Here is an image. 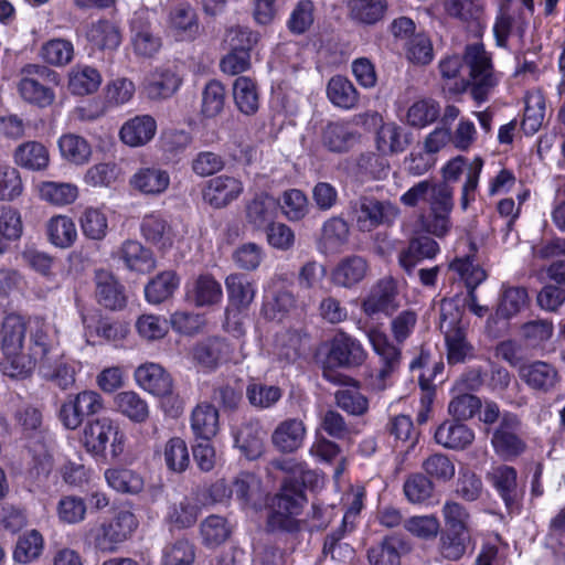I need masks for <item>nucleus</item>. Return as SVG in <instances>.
<instances>
[{
    "mask_svg": "<svg viewBox=\"0 0 565 565\" xmlns=\"http://www.w3.org/2000/svg\"><path fill=\"white\" fill-rule=\"evenodd\" d=\"M483 160L476 157L468 160L458 156L449 160L443 168L444 181L422 180L411 186L401 195V203L407 207H416L424 203L427 214L422 216V225L428 234L443 238L452 230L451 213L455 207L454 188L449 182H456L465 174L460 191V207L467 211L472 202L479 185Z\"/></svg>",
    "mask_w": 565,
    "mask_h": 565,
    "instance_id": "f257e3e1",
    "label": "nucleus"
},
{
    "mask_svg": "<svg viewBox=\"0 0 565 565\" xmlns=\"http://www.w3.org/2000/svg\"><path fill=\"white\" fill-rule=\"evenodd\" d=\"M417 322L418 315L413 309H404L395 315L390 321V331L394 342L379 329L369 330V341L382 363V367L371 375L370 386L373 390L383 391L387 387L390 377L399 367L402 361L399 345L412 337Z\"/></svg>",
    "mask_w": 565,
    "mask_h": 565,
    "instance_id": "f03ea898",
    "label": "nucleus"
},
{
    "mask_svg": "<svg viewBox=\"0 0 565 565\" xmlns=\"http://www.w3.org/2000/svg\"><path fill=\"white\" fill-rule=\"evenodd\" d=\"M439 329L445 338L450 364L462 363L473 356V347L467 340V323L462 321L461 310L452 301L441 302Z\"/></svg>",
    "mask_w": 565,
    "mask_h": 565,
    "instance_id": "7ed1b4c3",
    "label": "nucleus"
},
{
    "mask_svg": "<svg viewBox=\"0 0 565 565\" xmlns=\"http://www.w3.org/2000/svg\"><path fill=\"white\" fill-rule=\"evenodd\" d=\"M462 58L465 65L469 68L471 97L480 105L488 100L489 95L499 82L491 56L482 43L475 42L466 45Z\"/></svg>",
    "mask_w": 565,
    "mask_h": 565,
    "instance_id": "20e7f679",
    "label": "nucleus"
},
{
    "mask_svg": "<svg viewBox=\"0 0 565 565\" xmlns=\"http://www.w3.org/2000/svg\"><path fill=\"white\" fill-rule=\"evenodd\" d=\"M60 84V75L44 66L28 64L22 68V78L19 82V93L23 100L44 108L53 104L55 93L52 86Z\"/></svg>",
    "mask_w": 565,
    "mask_h": 565,
    "instance_id": "39448f33",
    "label": "nucleus"
},
{
    "mask_svg": "<svg viewBox=\"0 0 565 565\" xmlns=\"http://www.w3.org/2000/svg\"><path fill=\"white\" fill-rule=\"evenodd\" d=\"M81 444L87 452L103 456L110 445L113 457H119L125 449V435L118 425L107 417L88 420L82 430Z\"/></svg>",
    "mask_w": 565,
    "mask_h": 565,
    "instance_id": "423d86ee",
    "label": "nucleus"
},
{
    "mask_svg": "<svg viewBox=\"0 0 565 565\" xmlns=\"http://www.w3.org/2000/svg\"><path fill=\"white\" fill-rule=\"evenodd\" d=\"M349 217L361 232H371L381 225H391L399 215V209L390 201L362 196L349 204Z\"/></svg>",
    "mask_w": 565,
    "mask_h": 565,
    "instance_id": "0eeeda50",
    "label": "nucleus"
},
{
    "mask_svg": "<svg viewBox=\"0 0 565 565\" xmlns=\"http://www.w3.org/2000/svg\"><path fill=\"white\" fill-rule=\"evenodd\" d=\"M138 526L136 515L120 510L108 521L90 530L94 547L102 553H114L126 542Z\"/></svg>",
    "mask_w": 565,
    "mask_h": 565,
    "instance_id": "6e6552de",
    "label": "nucleus"
},
{
    "mask_svg": "<svg viewBox=\"0 0 565 565\" xmlns=\"http://www.w3.org/2000/svg\"><path fill=\"white\" fill-rule=\"evenodd\" d=\"M306 501L299 481L286 480L280 492L271 501V513L268 516V526L273 530L295 529L294 516L300 514Z\"/></svg>",
    "mask_w": 565,
    "mask_h": 565,
    "instance_id": "1a4fd4ad",
    "label": "nucleus"
},
{
    "mask_svg": "<svg viewBox=\"0 0 565 565\" xmlns=\"http://www.w3.org/2000/svg\"><path fill=\"white\" fill-rule=\"evenodd\" d=\"M522 427V420L516 414L503 412L491 436V446L502 460H513L525 451L526 443Z\"/></svg>",
    "mask_w": 565,
    "mask_h": 565,
    "instance_id": "9d476101",
    "label": "nucleus"
},
{
    "mask_svg": "<svg viewBox=\"0 0 565 565\" xmlns=\"http://www.w3.org/2000/svg\"><path fill=\"white\" fill-rule=\"evenodd\" d=\"M104 408L102 395L93 390H85L70 395L61 405L58 420L64 428L77 429L86 416L98 414Z\"/></svg>",
    "mask_w": 565,
    "mask_h": 565,
    "instance_id": "9b49d317",
    "label": "nucleus"
},
{
    "mask_svg": "<svg viewBox=\"0 0 565 565\" xmlns=\"http://www.w3.org/2000/svg\"><path fill=\"white\" fill-rule=\"evenodd\" d=\"M399 308L397 284L392 277L377 280L361 300L362 312L371 319L392 316Z\"/></svg>",
    "mask_w": 565,
    "mask_h": 565,
    "instance_id": "f8f14e48",
    "label": "nucleus"
},
{
    "mask_svg": "<svg viewBox=\"0 0 565 565\" xmlns=\"http://www.w3.org/2000/svg\"><path fill=\"white\" fill-rule=\"evenodd\" d=\"M81 320L86 342L94 344L96 339L118 343L129 333V326L120 321L103 319L95 309L81 310Z\"/></svg>",
    "mask_w": 565,
    "mask_h": 565,
    "instance_id": "ddd939ff",
    "label": "nucleus"
},
{
    "mask_svg": "<svg viewBox=\"0 0 565 565\" xmlns=\"http://www.w3.org/2000/svg\"><path fill=\"white\" fill-rule=\"evenodd\" d=\"M243 192L244 184L241 179L220 174L205 182L202 196L204 202L213 209H224L238 200Z\"/></svg>",
    "mask_w": 565,
    "mask_h": 565,
    "instance_id": "4468645a",
    "label": "nucleus"
},
{
    "mask_svg": "<svg viewBox=\"0 0 565 565\" xmlns=\"http://www.w3.org/2000/svg\"><path fill=\"white\" fill-rule=\"evenodd\" d=\"M130 41L134 52L141 57H152L162 45L161 38L151 28L150 13L141 9L134 13L130 22Z\"/></svg>",
    "mask_w": 565,
    "mask_h": 565,
    "instance_id": "2eb2a0df",
    "label": "nucleus"
},
{
    "mask_svg": "<svg viewBox=\"0 0 565 565\" xmlns=\"http://www.w3.org/2000/svg\"><path fill=\"white\" fill-rule=\"evenodd\" d=\"M365 360V351L361 342L352 335L339 331L330 341L328 363L331 366H358Z\"/></svg>",
    "mask_w": 565,
    "mask_h": 565,
    "instance_id": "dca6fc26",
    "label": "nucleus"
},
{
    "mask_svg": "<svg viewBox=\"0 0 565 565\" xmlns=\"http://www.w3.org/2000/svg\"><path fill=\"white\" fill-rule=\"evenodd\" d=\"M487 480L497 490L510 513L519 512L521 491L518 488V472L507 465H498L487 472Z\"/></svg>",
    "mask_w": 565,
    "mask_h": 565,
    "instance_id": "f3484780",
    "label": "nucleus"
},
{
    "mask_svg": "<svg viewBox=\"0 0 565 565\" xmlns=\"http://www.w3.org/2000/svg\"><path fill=\"white\" fill-rule=\"evenodd\" d=\"M143 238L160 250L172 248L179 235L164 214L159 211L146 213L140 223Z\"/></svg>",
    "mask_w": 565,
    "mask_h": 565,
    "instance_id": "a211bd4d",
    "label": "nucleus"
},
{
    "mask_svg": "<svg viewBox=\"0 0 565 565\" xmlns=\"http://www.w3.org/2000/svg\"><path fill=\"white\" fill-rule=\"evenodd\" d=\"M519 375L530 388L542 393L554 391L561 382L557 367L550 362L541 360L522 364Z\"/></svg>",
    "mask_w": 565,
    "mask_h": 565,
    "instance_id": "6ab92c4d",
    "label": "nucleus"
},
{
    "mask_svg": "<svg viewBox=\"0 0 565 565\" xmlns=\"http://www.w3.org/2000/svg\"><path fill=\"white\" fill-rule=\"evenodd\" d=\"M79 371V362L66 356L63 352L60 353V356L46 359L39 366L41 376L61 390L71 388L75 384V377Z\"/></svg>",
    "mask_w": 565,
    "mask_h": 565,
    "instance_id": "aec40b11",
    "label": "nucleus"
},
{
    "mask_svg": "<svg viewBox=\"0 0 565 565\" xmlns=\"http://www.w3.org/2000/svg\"><path fill=\"white\" fill-rule=\"evenodd\" d=\"M135 380L139 387L152 395L172 399V379L170 374L157 363H145L135 371Z\"/></svg>",
    "mask_w": 565,
    "mask_h": 565,
    "instance_id": "412c9836",
    "label": "nucleus"
},
{
    "mask_svg": "<svg viewBox=\"0 0 565 565\" xmlns=\"http://www.w3.org/2000/svg\"><path fill=\"white\" fill-rule=\"evenodd\" d=\"M193 360L201 366L214 369L218 364L236 360L234 349L223 338L212 337L199 342L192 350Z\"/></svg>",
    "mask_w": 565,
    "mask_h": 565,
    "instance_id": "4be33fe9",
    "label": "nucleus"
},
{
    "mask_svg": "<svg viewBox=\"0 0 565 565\" xmlns=\"http://www.w3.org/2000/svg\"><path fill=\"white\" fill-rule=\"evenodd\" d=\"M186 299L195 307H213L222 302L221 284L210 274H202L186 285Z\"/></svg>",
    "mask_w": 565,
    "mask_h": 565,
    "instance_id": "5701e85b",
    "label": "nucleus"
},
{
    "mask_svg": "<svg viewBox=\"0 0 565 565\" xmlns=\"http://www.w3.org/2000/svg\"><path fill=\"white\" fill-rule=\"evenodd\" d=\"M307 429L299 418L281 420L271 433V444L280 452L291 454L302 447Z\"/></svg>",
    "mask_w": 565,
    "mask_h": 565,
    "instance_id": "b1692460",
    "label": "nucleus"
},
{
    "mask_svg": "<svg viewBox=\"0 0 565 565\" xmlns=\"http://www.w3.org/2000/svg\"><path fill=\"white\" fill-rule=\"evenodd\" d=\"M370 266L367 260L360 255H350L341 259L331 273L332 282L342 288L351 289L362 282Z\"/></svg>",
    "mask_w": 565,
    "mask_h": 565,
    "instance_id": "393cba45",
    "label": "nucleus"
},
{
    "mask_svg": "<svg viewBox=\"0 0 565 565\" xmlns=\"http://www.w3.org/2000/svg\"><path fill=\"white\" fill-rule=\"evenodd\" d=\"M170 173L159 166L141 167L130 179V184L146 195H160L170 185Z\"/></svg>",
    "mask_w": 565,
    "mask_h": 565,
    "instance_id": "a878e982",
    "label": "nucleus"
},
{
    "mask_svg": "<svg viewBox=\"0 0 565 565\" xmlns=\"http://www.w3.org/2000/svg\"><path fill=\"white\" fill-rule=\"evenodd\" d=\"M182 84L181 77L170 68H158L143 81V89L152 100L167 99L173 96Z\"/></svg>",
    "mask_w": 565,
    "mask_h": 565,
    "instance_id": "bb28decb",
    "label": "nucleus"
},
{
    "mask_svg": "<svg viewBox=\"0 0 565 565\" xmlns=\"http://www.w3.org/2000/svg\"><path fill=\"white\" fill-rule=\"evenodd\" d=\"M157 132V121L150 115H139L127 120L120 128V140L129 147H142Z\"/></svg>",
    "mask_w": 565,
    "mask_h": 565,
    "instance_id": "cd10ccee",
    "label": "nucleus"
},
{
    "mask_svg": "<svg viewBox=\"0 0 565 565\" xmlns=\"http://www.w3.org/2000/svg\"><path fill=\"white\" fill-rule=\"evenodd\" d=\"M28 348L35 355L39 365L46 359L60 356V353L63 352L60 347L58 331L49 323H42L32 332Z\"/></svg>",
    "mask_w": 565,
    "mask_h": 565,
    "instance_id": "c85d7f7f",
    "label": "nucleus"
},
{
    "mask_svg": "<svg viewBox=\"0 0 565 565\" xmlns=\"http://www.w3.org/2000/svg\"><path fill=\"white\" fill-rule=\"evenodd\" d=\"M440 252L438 243L428 236L411 239L408 246L398 254L401 267L411 275L418 263L424 259H433Z\"/></svg>",
    "mask_w": 565,
    "mask_h": 565,
    "instance_id": "c756f323",
    "label": "nucleus"
},
{
    "mask_svg": "<svg viewBox=\"0 0 565 565\" xmlns=\"http://www.w3.org/2000/svg\"><path fill=\"white\" fill-rule=\"evenodd\" d=\"M350 237L349 224L339 216L327 220L321 228L318 249L328 255L342 252Z\"/></svg>",
    "mask_w": 565,
    "mask_h": 565,
    "instance_id": "7c9ffc66",
    "label": "nucleus"
},
{
    "mask_svg": "<svg viewBox=\"0 0 565 565\" xmlns=\"http://www.w3.org/2000/svg\"><path fill=\"white\" fill-rule=\"evenodd\" d=\"M34 189L41 201L57 207L70 205L78 198L77 185L70 182L39 181Z\"/></svg>",
    "mask_w": 565,
    "mask_h": 565,
    "instance_id": "2f4dec72",
    "label": "nucleus"
},
{
    "mask_svg": "<svg viewBox=\"0 0 565 565\" xmlns=\"http://www.w3.org/2000/svg\"><path fill=\"white\" fill-rule=\"evenodd\" d=\"M36 364L39 362L35 355H33L29 348L26 350L23 348L2 353L0 371L8 377L23 380L33 373Z\"/></svg>",
    "mask_w": 565,
    "mask_h": 565,
    "instance_id": "473e14b6",
    "label": "nucleus"
},
{
    "mask_svg": "<svg viewBox=\"0 0 565 565\" xmlns=\"http://www.w3.org/2000/svg\"><path fill=\"white\" fill-rule=\"evenodd\" d=\"M345 7L351 21L373 25L384 18L388 4L386 0H347Z\"/></svg>",
    "mask_w": 565,
    "mask_h": 565,
    "instance_id": "72a5a7b5",
    "label": "nucleus"
},
{
    "mask_svg": "<svg viewBox=\"0 0 565 565\" xmlns=\"http://www.w3.org/2000/svg\"><path fill=\"white\" fill-rule=\"evenodd\" d=\"M118 256L125 266L132 271L146 274L156 266L152 253L137 241L128 239L124 242L118 250Z\"/></svg>",
    "mask_w": 565,
    "mask_h": 565,
    "instance_id": "f704fd0d",
    "label": "nucleus"
},
{
    "mask_svg": "<svg viewBox=\"0 0 565 565\" xmlns=\"http://www.w3.org/2000/svg\"><path fill=\"white\" fill-rule=\"evenodd\" d=\"M327 97L330 103L341 109L356 108L360 95L353 83L341 75L332 76L327 84Z\"/></svg>",
    "mask_w": 565,
    "mask_h": 565,
    "instance_id": "c9c22d12",
    "label": "nucleus"
},
{
    "mask_svg": "<svg viewBox=\"0 0 565 565\" xmlns=\"http://www.w3.org/2000/svg\"><path fill=\"white\" fill-rule=\"evenodd\" d=\"M228 301L238 309H246L256 296L255 282L245 274L233 273L225 278Z\"/></svg>",
    "mask_w": 565,
    "mask_h": 565,
    "instance_id": "e433bc0d",
    "label": "nucleus"
},
{
    "mask_svg": "<svg viewBox=\"0 0 565 565\" xmlns=\"http://www.w3.org/2000/svg\"><path fill=\"white\" fill-rule=\"evenodd\" d=\"M191 429L196 438L211 440L218 431V411L210 403L198 404L191 414Z\"/></svg>",
    "mask_w": 565,
    "mask_h": 565,
    "instance_id": "4c0bfd02",
    "label": "nucleus"
},
{
    "mask_svg": "<svg viewBox=\"0 0 565 565\" xmlns=\"http://www.w3.org/2000/svg\"><path fill=\"white\" fill-rule=\"evenodd\" d=\"M435 439L445 448L463 449L473 441L475 434L462 423L447 420L436 429Z\"/></svg>",
    "mask_w": 565,
    "mask_h": 565,
    "instance_id": "58836bf2",
    "label": "nucleus"
},
{
    "mask_svg": "<svg viewBox=\"0 0 565 565\" xmlns=\"http://www.w3.org/2000/svg\"><path fill=\"white\" fill-rule=\"evenodd\" d=\"M100 84L102 75L93 66L77 64L68 73V89L73 95L93 94L99 88Z\"/></svg>",
    "mask_w": 565,
    "mask_h": 565,
    "instance_id": "ea45409f",
    "label": "nucleus"
},
{
    "mask_svg": "<svg viewBox=\"0 0 565 565\" xmlns=\"http://www.w3.org/2000/svg\"><path fill=\"white\" fill-rule=\"evenodd\" d=\"M96 296L104 307L113 310L122 308L126 302L121 286L106 270L96 273Z\"/></svg>",
    "mask_w": 565,
    "mask_h": 565,
    "instance_id": "a19ab883",
    "label": "nucleus"
},
{
    "mask_svg": "<svg viewBox=\"0 0 565 565\" xmlns=\"http://www.w3.org/2000/svg\"><path fill=\"white\" fill-rule=\"evenodd\" d=\"M169 26L180 40H192L199 33L195 10L190 4H179L170 13Z\"/></svg>",
    "mask_w": 565,
    "mask_h": 565,
    "instance_id": "79ce46f5",
    "label": "nucleus"
},
{
    "mask_svg": "<svg viewBox=\"0 0 565 565\" xmlns=\"http://www.w3.org/2000/svg\"><path fill=\"white\" fill-rule=\"evenodd\" d=\"M235 446L244 456L254 460L264 451V434L258 423H246L235 434Z\"/></svg>",
    "mask_w": 565,
    "mask_h": 565,
    "instance_id": "37998d69",
    "label": "nucleus"
},
{
    "mask_svg": "<svg viewBox=\"0 0 565 565\" xmlns=\"http://www.w3.org/2000/svg\"><path fill=\"white\" fill-rule=\"evenodd\" d=\"M14 161L24 169L42 171L49 167L50 154L41 142L28 141L15 149Z\"/></svg>",
    "mask_w": 565,
    "mask_h": 565,
    "instance_id": "c03bdc74",
    "label": "nucleus"
},
{
    "mask_svg": "<svg viewBox=\"0 0 565 565\" xmlns=\"http://www.w3.org/2000/svg\"><path fill=\"white\" fill-rule=\"evenodd\" d=\"M86 36L92 45L103 51H115L121 44L119 28L108 20H99L93 23Z\"/></svg>",
    "mask_w": 565,
    "mask_h": 565,
    "instance_id": "a18cd8bd",
    "label": "nucleus"
},
{
    "mask_svg": "<svg viewBox=\"0 0 565 565\" xmlns=\"http://www.w3.org/2000/svg\"><path fill=\"white\" fill-rule=\"evenodd\" d=\"M233 97L236 107L244 115H254L259 108V94L254 79L239 76L233 84Z\"/></svg>",
    "mask_w": 565,
    "mask_h": 565,
    "instance_id": "49530a36",
    "label": "nucleus"
},
{
    "mask_svg": "<svg viewBox=\"0 0 565 565\" xmlns=\"http://www.w3.org/2000/svg\"><path fill=\"white\" fill-rule=\"evenodd\" d=\"M61 156L67 162L75 166L87 163L92 156V147L82 136L64 134L57 141Z\"/></svg>",
    "mask_w": 565,
    "mask_h": 565,
    "instance_id": "de8ad7c7",
    "label": "nucleus"
},
{
    "mask_svg": "<svg viewBox=\"0 0 565 565\" xmlns=\"http://www.w3.org/2000/svg\"><path fill=\"white\" fill-rule=\"evenodd\" d=\"M26 327L23 318L15 313L8 315L0 330L1 352H10L24 348Z\"/></svg>",
    "mask_w": 565,
    "mask_h": 565,
    "instance_id": "09e8293b",
    "label": "nucleus"
},
{
    "mask_svg": "<svg viewBox=\"0 0 565 565\" xmlns=\"http://www.w3.org/2000/svg\"><path fill=\"white\" fill-rule=\"evenodd\" d=\"M180 285V278L173 270L158 274L145 287V296L149 303L158 305L170 298Z\"/></svg>",
    "mask_w": 565,
    "mask_h": 565,
    "instance_id": "8fccbe9b",
    "label": "nucleus"
},
{
    "mask_svg": "<svg viewBox=\"0 0 565 565\" xmlns=\"http://www.w3.org/2000/svg\"><path fill=\"white\" fill-rule=\"evenodd\" d=\"M114 405L118 413L135 423H143L149 416L147 402L134 391L118 393L114 398Z\"/></svg>",
    "mask_w": 565,
    "mask_h": 565,
    "instance_id": "3c124183",
    "label": "nucleus"
},
{
    "mask_svg": "<svg viewBox=\"0 0 565 565\" xmlns=\"http://www.w3.org/2000/svg\"><path fill=\"white\" fill-rule=\"evenodd\" d=\"M86 500L76 494H64L56 503V516L60 523L76 525L82 523L87 515Z\"/></svg>",
    "mask_w": 565,
    "mask_h": 565,
    "instance_id": "603ef678",
    "label": "nucleus"
},
{
    "mask_svg": "<svg viewBox=\"0 0 565 565\" xmlns=\"http://www.w3.org/2000/svg\"><path fill=\"white\" fill-rule=\"evenodd\" d=\"M356 132L343 121L329 122L323 129V145L333 152L347 151L356 140Z\"/></svg>",
    "mask_w": 565,
    "mask_h": 565,
    "instance_id": "864d4df0",
    "label": "nucleus"
},
{
    "mask_svg": "<svg viewBox=\"0 0 565 565\" xmlns=\"http://www.w3.org/2000/svg\"><path fill=\"white\" fill-rule=\"evenodd\" d=\"M408 145L407 137L403 134L402 127L395 122L383 124L376 134V148L382 154H394L403 152Z\"/></svg>",
    "mask_w": 565,
    "mask_h": 565,
    "instance_id": "5fc2aeb1",
    "label": "nucleus"
},
{
    "mask_svg": "<svg viewBox=\"0 0 565 565\" xmlns=\"http://www.w3.org/2000/svg\"><path fill=\"white\" fill-rule=\"evenodd\" d=\"M47 235L56 247L68 248L77 238L76 225L67 215H55L47 222Z\"/></svg>",
    "mask_w": 565,
    "mask_h": 565,
    "instance_id": "6e6d98bb",
    "label": "nucleus"
},
{
    "mask_svg": "<svg viewBox=\"0 0 565 565\" xmlns=\"http://www.w3.org/2000/svg\"><path fill=\"white\" fill-rule=\"evenodd\" d=\"M277 203L268 194L256 195L246 207L247 221L256 228L267 227L275 217Z\"/></svg>",
    "mask_w": 565,
    "mask_h": 565,
    "instance_id": "4d7b16f0",
    "label": "nucleus"
},
{
    "mask_svg": "<svg viewBox=\"0 0 565 565\" xmlns=\"http://www.w3.org/2000/svg\"><path fill=\"white\" fill-rule=\"evenodd\" d=\"M105 480L115 491L128 494L139 493L145 486L142 477L130 469H107Z\"/></svg>",
    "mask_w": 565,
    "mask_h": 565,
    "instance_id": "13d9d810",
    "label": "nucleus"
},
{
    "mask_svg": "<svg viewBox=\"0 0 565 565\" xmlns=\"http://www.w3.org/2000/svg\"><path fill=\"white\" fill-rule=\"evenodd\" d=\"M246 397L249 404L257 409H269L282 397V390L277 385H268L253 381L247 385Z\"/></svg>",
    "mask_w": 565,
    "mask_h": 565,
    "instance_id": "bf43d9fd",
    "label": "nucleus"
},
{
    "mask_svg": "<svg viewBox=\"0 0 565 565\" xmlns=\"http://www.w3.org/2000/svg\"><path fill=\"white\" fill-rule=\"evenodd\" d=\"M305 334L298 330H286L276 335L275 354L285 363L296 361L300 354L303 344Z\"/></svg>",
    "mask_w": 565,
    "mask_h": 565,
    "instance_id": "052dcab7",
    "label": "nucleus"
},
{
    "mask_svg": "<svg viewBox=\"0 0 565 565\" xmlns=\"http://www.w3.org/2000/svg\"><path fill=\"white\" fill-rule=\"evenodd\" d=\"M202 541L206 546L223 544L232 533V525L221 515H209L200 525Z\"/></svg>",
    "mask_w": 565,
    "mask_h": 565,
    "instance_id": "680f3d73",
    "label": "nucleus"
},
{
    "mask_svg": "<svg viewBox=\"0 0 565 565\" xmlns=\"http://www.w3.org/2000/svg\"><path fill=\"white\" fill-rule=\"evenodd\" d=\"M44 548V539L38 530H30L22 534L15 545L13 559L26 564L39 558Z\"/></svg>",
    "mask_w": 565,
    "mask_h": 565,
    "instance_id": "e2e57ef3",
    "label": "nucleus"
},
{
    "mask_svg": "<svg viewBox=\"0 0 565 565\" xmlns=\"http://www.w3.org/2000/svg\"><path fill=\"white\" fill-rule=\"evenodd\" d=\"M79 224L83 234L94 241H102L108 231V218L103 209L86 207L83 212Z\"/></svg>",
    "mask_w": 565,
    "mask_h": 565,
    "instance_id": "0e129e2a",
    "label": "nucleus"
},
{
    "mask_svg": "<svg viewBox=\"0 0 565 565\" xmlns=\"http://www.w3.org/2000/svg\"><path fill=\"white\" fill-rule=\"evenodd\" d=\"M163 459L170 471L175 473L185 471L190 463L186 443L180 437L170 438L163 447Z\"/></svg>",
    "mask_w": 565,
    "mask_h": 565,
    "instance_id": "69168bd1",
    "label": "nucleus"
},
{
    "mask_svg": "<svg viewBox=\"0 0 565 565\" xmlns=\"http://www.w3.org/2000/svg\"><path fill=\"white\" fill-rule=\"evenodd\" d=\"M402 541L397 537H386L381 544L373 546L367 552L371 565H399Z\"/></svg>",
    "mask_w": 565,
    "mask_h": 565,
    "instance_id": "338daca9",
    "label": "nucleus"
},
{
    "mask_svg": "<svg viewBox=\"0 0 565 565\" xmlns=\"http://www.w3.org/2000/svg\"><path fill=\"white\" fill-rule=\"evenodd\" d=\"M194 545L186 539L168 543L162 548V565H191L194 561Z\"/></svg>",
    "mask_w": 565,
    "mask_h": 565,
    "instance_id": "774afa93",
    "label": "nucleus"
}]
</instances>
